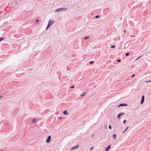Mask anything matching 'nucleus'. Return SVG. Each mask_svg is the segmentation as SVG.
<instances>
[{"label":"nucleus","mask_w":151,"mask_h":151,"mask_svg":"<svg viewBox=\"0 0 151 151\" xmlns=\"http://www.w3.org/2000/svg\"><path fill=\"white\" fill-rule=\"evenodd\" d=\"M135 76V75L134 74H133L132 76V77H133L134 76Z\"/></svg>","instance_id":"nucleus-26"},{"label":"nucleus","mask_w":151,"mask_h":151,"mask_svg":"<svg viewBox=\"0 0 151 151\" xmlns=\"http://www.w3.org/2000/svg\"><path fill=\"white\" fill-rule=\"evenodd\" d=\"M121 60H117V61L118 62H121Z\"/></svg>","instance_id":"nucleus-21"},{"label":"nucleus","mask_w":151,"mask_h":151,"mask_svg":"<svg viewBox=\"0 0 151 151\" xmlns=\"http://www.w3.org/2000/svg\"><path fill=\"white\" fill-rule=\"evenodd\" d=\"M2 96H0V98H2Z\"/></svg>","instance_id":"nucleus-31"},{"label":"nucleus","mask_w":151,"mask_h":151,"mask_svg":"<svg viewBox=\"0 0 151 151\" xmlns=\"http://www.w3.org/2000/svg\"><path fill=\"white\" fill-rule=\"evenodd\" d=\"M126 120H124L123 122V123H125L126 122Z\"/></svg>","instance_id":"nucleus-25"},{"label":"nucleus","mask_w":151,"mask_h":151,"mask_svg":"<svg viewBox=\"0 0 151 151\" xmlns=\"http://www.w3.org/2000/svg\"><path fill=\"white\" fill-rule=\"evenodd\" d=\"M151 81H146V82L148 83V82H151Z\"/></svg>","instance_id":"nucleus-29"},{"label":"nucleus","mask_w":151,"mask_h":151,"mask_svg":"<svg viewBox=\"0 0 151 151\" xmlns=\"http://www.w3.org/2000/svg\"><path fill=\"white\" fill-rule=\"evenodd\" d=\"M55 23V21L54 20L52 19H50L49 20V22H48V24H49L50 26L52 25V24H54Z\"/></svg>","instance_id":"nucleus-2"},{"label":"nucleus","mask_w":151,"mask_h":151,"mask_svg":"<svg viewBox=\"0 0 151 151\" xmlns=\"http://www.w3.org/2000/svg\"><path fill=\"white\" fill-rule=\"evenodd\" d=\"M141 56H140L139 57H138V58H137V59H136V60H137V59H139L140 57H141Z\"/></svg>","instance_id":"nucleus-27"},{"label":"nucleus","mask_w":151,"mask_h":151,"mask_svg":"<svg viewBox=\"0 0 151 151\" xmlns=\"http://www.w3.org/2000/svg\"><path fill=\"white\" fill-rule=\"evenodd\" d=\"M86 93L85 92H83V93L81 95V96H83L85 95Z\"/></svg>","instance_id":"nucleus-10"},{"label":"nucleus","mask_w":151,"mask_h":151,"mask_svg":"<svg viewBox=\"0 0 151 151\" xmlns=\"http://www.w3.org/2000/svg\"><path fill=\"white\" fill-rule=\"evenodd\" d=\"M128 127H128H128H127V128L126 129H125V130H124V131L123 132V133H124V132H125L127 130V129H128Z\"/></svg>","instance_id":"nucleus-14"},{"label":"nucleus","mask_w":151,"mask_h":151,"mask_svg":"<svg viewBox=\"0 0 151 151\" xmlns=\"http://www.w3.org/2000/svg\"><path fill=\"white\" fill-rule=\"evenodd\" d=\"M79 147L78 145H77L76 146L73 147L71 149V150H74L77 149Z\"/></svg>","instance_id":"nucleus-7"},{"label":"nucleus","mask_w":151,"mask_h":151,"mask_svg":"<svg viewBox=\"0 0 151 151\" xmlns=\"http://www.w3.org/2000/svg\"><path fill=\"white\" fill-rule=\"evenodd\" d=\"M59 119H61V117H60V118H59Z\"/></svg>","instance_id":"nucleus-33"},{"label":"nucleus","mask_w":151,"mask_h":151,"mask_svg":"<svg viewBox=\"0 0 151 151\" xmlns=\"http://www.w3.org/2000/svg\"><path fill=\"white\" fill-rule=\"evenodd\" d=\"M115 47V45H114L111 46V47L112 48H114Z\"/></svg>","instance_id":"nucleus-22"},{"label":"nucleus","mask_w":151,"mask_h":151,"mask_svg":"<svg viewBox=\"0 0 151 151\" xmlns=\"http://www.w3.org/2000/svg\"><path fill=\"white\" fill-rule=\"evenodd\" d=\"M111 145H110L106 147L105 149V151H109L111 148Z\"/></svg>","instance_id":"nucleus-6"},{"label":"nucleus","mask_w":151,"mask_h":151,"mask_svg":"<svg viewBox=\"0 0 151 151\" xmlns=\"http://www.w3.org/2000/svg\"><path fill=\"white\" fill-rule=\"evenodd\" d=\"M127 104H120L118 106V107H120V106H127Z\"/></svg>","instance_id":"nucleus-8"},{"label":"nucleus","mask_w":151,"mask_h":151,"mask_svg":"<svg viewBox=\"0 0 151 151\" xmlns=\"http://www.w3.org/2000/svg\"><path fill=\"white\" fill-rule=\"evenodd\" d=\"M93 147H91V149H90V150H92L93 149Z\"/></svg>","instance_id":"nucleus-28"},{"label":"nucleus","mask_w":151,"mask_h":151,"mask_svg":"<svg viewBox=\"0 0 151 151\" xmlns=\"http://www.w3.org/2000/svg\"><path fill=\"white\" fill-rule=\"evenodd\" d=\"M125 114V113L124 112H122L121 113H119L118 114L117 116V118L118 119L119 118L120 116L122 115H124Z\"/></svg>","instance_id":"nucleus-3"},{"label":"nucleus","mask_w":151,"mask_h":151,"mask_svg":"<svg viewBox=\"0 0 151 151\" xmlns=\"http://www.w3.org/2000/svg\"><path fill=\"white\" fill-rule=\"evenodd\" d=\"M93 13H92L91 14V15H93Z\"/></svg>","instance_id":"nucleus-32"},{"label":"nucleus","mask_w":151,"mask_h":151,"mask_svg":"<svg viewBox=\"0 0 151 151\" xmlns=\"http://www.w3.org/2000/svg\"><path fill=\"white\" fill-rule=\"evenodd\" d=\"M51 136L50 135L48 137V138L46 139V142L48 143L50 141Z\"/></svg>","instance_id":"nucleus-4"},{"label":"nucleus","mask_w":151,"mask_h":151,"mask_svg":"<svg viewBox=\"0 0 151 151\" xmlns=\"http://www.w3.org/2000/svg\"><path fill=\"white\" fill-rule=\"evenodd\" d=\"M74 87V86H72L70 87V88H73Z\"/></svg>","instance_id":"nucleus-24"},{"label":"nucleus","mask_w":151,"mask_h":151,"mask_svg":"<svg viewBox=\"0 0 151 151\" xmlns=\"http://www.w3.org/2000/svg\"><path fill=\"white\" fill-rule=\"evenodd\" d=\"M63 114L65 115H67L68 114V113L66 111H64L63 112Z\"/></svg>","instance_id":"nucleus-9"},{"label":"nucleus","mask_w":151,"mask_h":151,"mask_svg":"<svg viewBox=\"0 0 151 151\" xmlns=\"http://www.w3.org/2000/svg\"><path fill=\"white\" fill-rule=\"evenodd\" d=\"M39 21V20L38 19H37L36 20L35 23H37Z\"/></svg>","instance_id":"nucleus-17"},{"label":"nucleus","mask_w":151,"mask_h":151,"mask_svg":"<svg viewBox=\"0 0 151 151\" xmlns=\"http://www.w3.org/2000/svg\"><path fill=\"white\" fill-rule=\"evenodd\" d=\"M129 53H127L125 54V55L126 56H128L129 55Z\"/></svg>","instance_id":"nucleus-16"},{"label":"nucleus","mask_w":151,"mask_h":151,"mask_svg":"<svg viewBox=\"0 0 151 151\" xmlns=\"http://www.w3.org/2000/svg\"><path fill=\"white\" fill-rule=\"evenodd\" d=\"M89 38V36H86V37H84V40H87Z\"/></svg>","instance_id":"nucleus-13"},{"label":"nucleus","mask_w":151,"mask_h":151,"mask_svg":"<svg viewBox=\"0 0 151 151\" xmlns=\"http://www.w3.org/2000/svg\"><path fill=\"white\" fill-rule=\"evenodd\" d=\"M50 26V25L49 24H48L47 25V27L46 28V29H47L49 28V27Z\"/></svg>","instance_id":"nucleus-12"},{"label":"nucleus","mask_w":151,"mask_h":151,"mask_svg":"<svg viewBox=\"0 0 151 151\" xmlns=\"http://www.w3.org/2000/svg\"><path fill=\"white\" fill-rule=\"evenodd\" d=\"M67 9L64 8H61L57 9L55 11V12H60L65 11L67 10Z\"/></svg>","instance_id":"nucleus-1"},{"label":"nucleus","mask_w":151,"mask_h":151,"mask_svg":"<svg viewBox=\"0 0 151 151\" xmlns=\"http://www.w3.org/2000/svg\"><path fill=\"white\" fill-rule=\"evenodd\" d=\"M32 122L34 123H35L36 122V120L35 119H34L32 120Z\"/></svg>","instance_id":"nucleus-15"},{"label":"nucleus","mask_w":151,"mask_h":151,"mask_svg":"<svg viewBox=\"0 0 151 151\" xmlns=\"http://www.w3.org/2000/svg\"><path fill=\"white\" fill-rule=\"evenodd\" d=\"M99 15H98L96 16H95V18H99Z\"/></svg>","instance_id":"nucleus-18"},{"label":"nucleus","mask_w":151,"mask_h":151,"mask_svg":"<svg viewBox=\"0 0 151 151\" xmlns=\"http://www.w3.org/2000/svg\"><path fill=\"white\" fill-rule=\"evenodd\" d=\"M93 63V61H90V62L89 63L90 64H91Z\"/></svg>","instance_id":"nucleus-19"},{"label":"nucleus","mask_w":151,"mask_h":151,"mask_svg":"<svg viewBox=\"0 0 151 151\" xmlns=\"http://www.w3.org/2000/svg\"><path fill=\"white\" fill-rule=\"evenodd\" d=\"M113 138L114 139H115L116 138V134H114L113 135Z\"/></svg>","instance_id":"nucleus-11"},{"label":"nucleus","mask_w":151,"mask_h":151,"mask_svg":"<svg viewBox=\"0 0 151 151\" xmlns=\"http://www.w3.org/2000/svg\"><path fill=\"white\" fill-rule=\"evenodd\" d=\"M109 129H111V125H109Z\"/></svg>","instance_id":"nucleus-20"},{"label":"nucleus","mask_w":151,"mask_h":151,"mask_svg":"<svg viewBox=\"0 0 151 151\" xmlns=\"http://www.w3.org/2000/svg\"><path fill=\"white\" fill-rule=\"evenodd\" d=\"M144 99H145L144 96H142V99H141V101L140 102L141 104H142L143 103L144 101Z\"/></svg>","instance_id":"nucleus-5"},{"label":"nucleus","mask_w":151,"mask_h":151,"mask_svg":"<svg viewBox=\"0 0 151 151\" xmlns=\"http://www.w3.org/2000/svg\"><path fill=\"white\" fill-rule=\"evenodd\" d=\"M124 33H125V32H126V31L125 30H124Z\"/></svg>","instance_id":"nucleus-30"},{"label":"nucleus","mask_w":151,"mask_h":151,"mask_svg":"<svg viewBox=\"0 0 151 151\" xmlns=\"http://www.w3.org/2000/svg\"><path fill=\"white\" fill-rule=\"evenodd\" d=\"M3 39V38H0V41H1Z\"/></svg>","instance_id":"nucleus-23"}]
</instances>
